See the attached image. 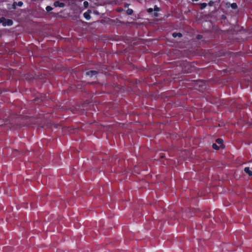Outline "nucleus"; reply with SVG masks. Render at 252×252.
I'll return each instance as SVG.
<instances>
[{
	"label": "nucleus",
	"mask_w": 252,
	"mask_h": 252,
	"mask_svg": "<svg viewBox=\"0 0 252 252\" xmlns=\"http://www.w3.org/2000/svg\"><path fill=\"white\" fill-rule=\"evenodd\" d=\"M0 23L3 26H11L12 25L13 22L11 20H7L3 17L0 18Z\"/></svg>",
	"instance_id": "obj_1"
},
{
	"label": "nucleus",
	"mask_w": 252,
	"mask_h": 252,
	"mask_svg": "<svg viewBox=\"0 0 252 252\" xmlns=\"http://www.w3.org/2000/svg\"><path fill=\"white\" fill-rule=\"evenodd\" d=\"M98 73V72L96 71H91L87 72L86 73V74L88 76H90L91 78H92L93 80H94V79L96 78V74Z\"/></svg>",
	"instance_id": "obj_2"
},
{
	"label": "nucleus",
	"mask_w": 252,
	"mask_h": 252,
	"mask_svg": "<svg viewBox=\"0 0 252 252\" xmlns=\"http://www.w3.org/2000/svg\"><path fill=\"white\" fill-rule=\"evenodd\" d=\"M64 3L63 2H60L59 1H56L54 2V5L55 7L59 6L60 7H63L64 6Z\"/></svg>",
	"instance_id": "obj_3"
},
{
	"label": "nucleus",
	"mask_w": 252,
	"mask_h": 252,
	"mask_svg": "<svg viewBox=\"0 0 252 252\" xmlns=\"http://www.w3.org/2000/svg\"><path fill=\"white\" fill-rule=\"evenodd\" d=\"M244 170L249 176H252V171L250 170L249 167H245Z\"/></svg>",
	"instance_id": "obj_4"
},
{
	"label": "nucleus",
	"mask_w": 252,
	"mask_h": 252,
	"mask_svg": "<svg viewBox=\"0 0 252 252\" xmlns=\"http://www.w3.org/2000/svg\"><path fill=\"white\" fill-rule=\"evenodd\" d=\"M23 2L22 1H20L19 2H14L13 5H12V8L14 9H15L16 8V5L19 6H22L23 5Z\"/></svg>",
	"instance_id": "obj_5"
},
{
	"label": "nucleus",
	"mask_w": 252,
	"mask_h": 252,
	"mask_svg": "<svg viewBox=\"0 0 252 252\" xmlns=\"http://www.w3.org/2000/svg\"><path fill=\"white\" fill-rule=\"evenodd\" d=\"M91 12V11L90 10H88L87 12H85L84 14V16L85 18L88 20L90 19L91 18V16L90 15V13Z\"/></svg>",
	"instance_id": "obj_6"
},
{
	"label": "nucleus",
	"mask_w": 252,
	"mask_h": 252,
	"mask_svg": "<svg viewBox=\"0 0 252 252\" xmlns=\"http://www.w3.org/2000/svg\"><path fill=\"white\" fill-rule=\"evenodd\" d=\"M226 4L227 7L230 6L231 7V8L234 9H236L237 7V5L236 3H233L232 4H230L229 3H227Z\"/></svg>",
	"instance_id": "obj_7"
},
{
	"label": "nucleus",
	"mask_w": 252,
	"mask_h": 252,
	"mask_svg": "<svg viewBox=\"0 0 252 252\" xmlns=\"http://www.w3.org/2000/svg\"><path fill=\"white\" fill-rule=\"evenodd\" d=\"M216 142L220 145V147L223 145V140L221 138L217 139Z\"/></svg>",
	"instance_id": "obj_8"
},
{
	"label": "nucleus",
	"mask_w": 252,
	"mask_h": 252,
	"mask_svg": "<svg viewBox=\"0 0 252 252\" xmlns=\"http://www.w3.org/2000/svg\"><path fill=\"white\" fill-rule=\"evenodd\" d=\"M172 36L174 37H176L177 36L179 37H181L182 36V33L179 32V33H177V32H174L172 34Z\"/></svg>",
	"instance_id": "obj_9"
},
{
	"label": "nucleus",
	"mask_w": 252,
	"mask_h": 252,
	"mask_svg": "<svg viewBox=\"0 0 252 252\" xmlns=\"http://www.w3.org/2000/svg\"><path fill=\"white\" fill-rule=\"evenodd\" d=\"M212 147L214 149L216 150H219L220 149V146H219L216 143H213L212 145Z\"/></svg>",
	"instance_id": "obj_10"
},
{
	"label": "nucleus",
	"mask_w": 252,
	"mask_h": 252,
	"mask_svg": "<svg viewBox=\"0 0 252 252\" xmlns=\"http://www.w3.org/2000/svg\"><path fill=\"white\" fill-rule=\"evenodd\" d=\"M133 12V11L132 9H128L126 11V13L128 15H131Z\"/></svg>",
	"instance_id": "obj_11"
},
{
	"label": "nucleus",
	"mask_w": 252,
	"mask_h": 252,
	"mask_svg": "<svg viewBox=\"0 0 252 252\" xmlns=\"http://www.w3.org/2000/svg\"><path fill=\"white\" fill-rule=\"evenodd\" d=\"M8 92H9V91H7V90H6L0 89V94H2V93H7Z\"/></svg>",
	"instance_id": "obj_12"
},
{
	"label": "nucleus",
	"mask_w": 252,
	"mask_h": 252,
	"mask_svg": "<svg viewBox=\"0 0 252 252\" xmlns=\"http://www.w3.org/2000/svg\"><path fill=\"white\" fill-rule=\"evenodd\" d=\"M200 5H201V9L204 8L205 7H206V6L207 5L206 3H201Z\"/></svg>",
	"instance_id": "obj_13"
},
{
	"label": "nucleus",
	"mask_w": 252,
	"mask_h": 252,
	"mask_svg": "<svg viewBox=\"0 0 252 252\" xmlns=\"http://www.w3.org/2000/svg\"><path fill=\"white\" fill-rule=\"evenodd\" d=\"M46 9L47 11H50L52 10L53 8L51 6H48L46 7Z\"/></svg>",
	"instance_id": "obj_14"
},
{
	"label": "nucleus",
	"mask_w": 252,
	"mask_h": 252,
	"mask_svg": "<svg viewBox=\"0 0 252 252\" xmlns=\"http://www.w3.org/2000/svg\"><path fill=\"white\" fill-rule=\"evenodd\" d=\"M84 6H85L86 8H87V7L88 6V5H89V3H88V1H84Z\"/></svg>",
	"instance_id": "obj_15"
},
{
	"label": "nucleus",
	"mask_w": 252,
	"mask_h": 252,
	"mask_svg": "<svg viewBox=\"0 0 252 252\" xmlns=\"http://www.w3.org/2000/svg\"><path fill=\"white\" fill-rule=\"evenodd\" d=\"M159 10V8L157 6H155L154 11H158Z\"/></svg>",
	"instance_id": "obj_16"
},
{
	"label": "nucleus",
	"mask_w": 252,
	"mask_h": 252,
	"mask_svg": "<svg viewBox=\"0 0 252 252\" xmlns=\"http://www.w3.org/2000/svg\"><path fill=\"white\" fill-rule=\"evenodd\" d=\"M154 11V9L153 8H149L148 10H147V11L149 12V13H151L152 12H153Z\"/></svg>",
	"instance_id": "obj_17"
},
{
	"label": "nucleus",
	"mask_w": 252,
	"mask_h": 252,
	"mask_svg": "<svg viewBox=\"0 0 252 252\" xmlns=\"http://www.w3.org/2000/svg\"><path fill=\"white\" fill-rule=\"evenodd\" d=\"M197 38L198 39H200L202 38V35H198L197 36Z\"/></svg>",
	"instance_id": "obj_18"
},
{
	"label": "nucleus",
	"mask_w": 252,
	"mask_h": 252,
	"mask_svg": "<svg viewBox=\"0 0 252 252\" xmlns=\"http://www.w3.org/2000/svg\"><path fill=\"white\" fill-rule=\"evenodd\" d=\"M213 3H214V2H213V1H210L209 2L208 4H209V5H210V6H212V5H213Z\"/></svg>",
	"instance_id": "obj_19"
},
{
	"label": "nucleus",
	"mask_w": 252,
	"mask_h": 252,
	"mask_svg": "<svg viewBox=\"0 0 252 252\" xmlns=\"http://www.w3.org/2000/svg\"><path fill=\"white\" fill-rule=\"evenodd\" d=\"M94 13L96 15H97L98 14V12L97 11H94Z\"/></svg>",
	"instance_id": "obj_20"
},
{
	"label": "nucleus",
	"mask_w": 252,
	"mask_h": 252,
	"mask_svg": "<svg viewBox=\"0 0 252 252\" xmlns=\"http://www.w3.org/2000/svg\"><path fill=\"white\" fill-rule=\"evenodd\" d=\"M154 16H155V17H158V14L157 13H154Z\"/></svg>",
	"instance_id": "obj_21"
},
{
	"label": "nucleus",
	"mask_w": 252,
	"mask_h": 252,
	"mask_svg": "<svg viewBox=\"0 0 252 252\" xmlns=\"http://www.w3.org/2000/svg\"><path fill=\"white\" fill-rule=\"evenodd\" d=\"M192 1H198V0H192Z\"/></svg>",
	"instance_id": "obj_22"
}]
</instances>
